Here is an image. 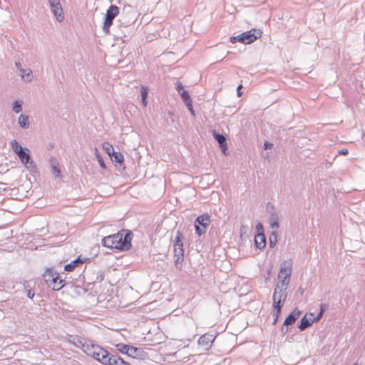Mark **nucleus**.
Listing matches in <instances>:
<instances>
[{
	"instance_id": "f03ea898",
	"label": "nucleus",
	"mask_w": 365,
	"mask_h": 365,
	"mask_svg": "<svg viewBox=\"0 0 365 365\" xmlns=\"http://www.w3.org/2000/svg\"><path fill=\"white\" fill-rule=\"evenodd\" d=\"M287 297L286 289L279 287L278 285L274 289L273 294V307H274V324H275L281 313V308L283 306L284 301Z\"/></svg>"
},
{
	"instance_id": "58836bf2",
	"label": "nucleus",
	"mask_w": 365,
	"mask_h": 365,
	"mask_svg": "<svg viewBox=\"0 0 365 365\" xmlns=\"http://www.w3.org/2000/svg\"><path fill=\"white\" fill-rule=\"evenodd\" d=\"M142 103H143V105L145 107L147 106V103H148V101L146 100V98H142Z\"/></svg>"
},
{
	"instance_id": "6e6552de",
	"label": "nucleus",
	"mask_w": 365,
	"mask_h": 365,
	"mask_svg": "<svg viewBox=\"0 0 365 365\" xmlns=\"http://www.w3.org/2000/svg\"><path fill=\"white\" fill-rule=\"evenodd\" d=\"M324 310L322 309L320 312L315 317L312 313L306 314L301 319L299 329L302 331L310 327L314 322L319 321L322 317Z\"/></svg>"
},
{
	"instance_id": "a878e982",
	"label": "nucleus",
	"mask_w": 365,
	"mask_h": 365,
	"mask_svg": "<svg viewBox=\"0 0 365 365\" xmlns=\"http://www.w3.org/2000/svg\"><path fill=\"white\" fill-rule=\"evenodd\" d=\"M277 232L275 231H273L269 237V246L271 247H273L275 245V244L277 242Z\"/></svg>"
},
{
	"instance_id": "5701e85b",
	"label": "nucleus",
	"mask_w": 365,
	"mask_h": 365,
	"mask_svg": "<svg viewBox=\"0 0 365 365\" xmlns=\"http://www.w3.org/2000/svg\"><path fill=\"white\" fill-rule=\"evenodd\" d=\"M31 70H21V77L23 79L29 81L31 79Z\"/></svg>"
},
{
	"instance_id": "f704fd0d",
	"label": "nucleus",
	"mask_w": 365,
	"mask_h": 365,
	"mask_svg": "<svg viewBox=\"0 0 365 365\" xmlns=\"http://www.w3.org/2000/svg\"><path fill=\"white\" fill-rule=\"evenodd\" d=\"M176 88H177L178 91H179V92L181 91H182V90H183L182 84L180 82L178 83Z\"/></svg>"
},
{
	"instance_id": "393cba45",
	"label": "nucleus",
	"mask_w": 365,
	"mask_h": 365,
	"mask_svg": "<svg viewBox=\"0 0 365 365\" xmlns=\"http://www.w3.org/2000/svg\"><path fill=\"white\" fill-rule=\"evenodd\" d=\"M103 148L106 151V153L111 156V155L114 153V149L112 145L108 143H105L103 145Z\"/></svg>"
},
{
	"instance_id": "423d86ee",
	"label": "nucleus",
	"mask_w": 365,
	"mask_h": 365,
	"mask_svg": "<svg viewBox=\"0 0 365 365\" xmlns=\"http://www.w3.org/2000/svg\"><path fill=\"white\" fill-rule=\"evenodd\" d=\"M88 354L104 365L110 355L108 351L98 346H92L91 349H88Z\"/></svg>"
},
{
	"instance_id": "72a5a7b5",
	"label": "nucleus",
	"mask_w": 365,
	"mask_h": 365,
	"mask_svg": "<svg viewBox=\"0 0 365 365\" xmlns=\"http://www.w3.org/2000/svg\"><path fill=\"white\" fill-rule=\"evenodd\" d=\"M348 153H349V151H348L347 148H343V149L339 150V152H338V153L339 155H347Z\"/></svg>"
},
{
	"instance_id": "e433bc0d",
	"label": "nucleus",
	"mask_w": 365,
	"mask_h": 365,
	"mask_svg": "<svg viewBox=\"0 0 365 365\" xmlns=\"http://www.w3.org/2000/svg\"><path fill=\"white\" fill-rule=\"evenodd\" d=\"M242 87V84L239 85L238 87H237V93H238L239 96H241V95H242V92L240 91Z\"/></svg>"
},
{
	"instance_id": "473e14b6",
	"label": "nucleus",
	"mask_w": 365,
	"mask_h": 365,
	"mask_svg": "<svg viewBox=\"0 0 365 365\" xmlns=\"http://www.w3.org/2000/svg\"><path fill=\"white\" fill-rule=\"evenodd\" d=\"M97 158H98V163L101 165V167L103 168V169H105L106 168V165L102 159L101 157H100L98 155H97Z\"/></svg>"
},
{
	"instance_id": "4468645a",
	"label": "nucleus",
	"mask_w": 365,
	"mask_h": 365,
	"mask_svg": "<svg viewBox=\"0 0 365 365\" xmlns=\"http://www.w3.org/2000/svg\"><path fill=\"white\" fill-rule=\"evenodd\" d=\"M291 274V268L289 267L281 268L278 274L279 279L283 285L287 284L289 281V275Z\"/></svg>"
},
{
	"instance_id": "39448f33",
	"label": "nucleus",
	"mask_w": 365,
	"mask_h": 365,
	"mask_svg": "<svg viewBox=\"0 0 365 365\" xmlns=\"http://www.w3.org/2000/svg\"><path fill=\"white\" fill-rule=\"evenodd\" d=\"M182 234L177 232L174 240V258L176 266L180 265L184 259Z\"/></svg>"
},
{
	"instance_id": "20e7f679",
	"label": "nucleus",
	"mask_w": 365,
	"mask_h": 365,
	"mask_svg": "<svg viewBox=\"0 0 365 365\" xmlns=\"http://www.w3.org/2000/svg\"><path fill=\"white\" fill-rule=\"evenodd\" d=\"M262 31L259 29H252L250 31H245L244 33L240 34V35L232 36L230 38V41L232 43H235L236 42H241L242 43H251L256 41L257 38L261 37Z\"/></svg>"
},
{
	"instance_id": "ea45409f",
	"label": "nucleus",
	"mask_w": 365,
	"mask_h": 365,
	"mask_svg": "<svg viewBox=\"0 0 365 365\" xmlns=\"http://www.w3.org/2000/svg\"><path fill=\"white\" fill-rule=\"evenodd\" d=\"M257 228L259 231H260L261 230H262V225L261 224H259L257 226Z\"/></svg>"
},
{
	"instance_id": "aec40b11",
	"label": "nucleus",
	"mask_w": 365,
	"mask_h": 365,
	"mask_svg": "<svg viewBox=\"0 0 365 365\" xmlns=\"http://www.w3.org/2000/svg\"><path fill=\"white\" fill-rule=\"evenodd\" d=\"M130 345L124 344H115V347L117 350L123 354H127Z\"/></svg>"
},
{
	"instance_id": "f8f14e48",
	"label": "nucleus",
	"mask_w": 365,
	"mask_h": 365,
	"mask_svg": "<svg viewBox=\"0 0 365 365\" xmlns=\"http://www.w3.org/2000/svg\"><path fill=\"white\" fill-rule=\"evenodd\" d=\"M126 355H128L129 357H130L132 359H143L145 354L142 349L130 345Z\"/></svg>"
},
{
	"instance_id": "2f4dec72",
	"label": "nucleus",
	"mask_w": 365,
	"mask_h": 365,
	"mask_svg": "<svg viewBox=\"0 0 365 365\" xmlns=\"http://www.w3.org/2000/svg\"><path fill=\"white\" fill-rule=\"evenodd\" d=\"M53 174L56 176V177H58L60 175V169L56 166V165H53Z\"/></svg>"
},
{
	"instance_id": "c85d7f7f",
	"label": "nucleus",
	"mask_w": 365,
	"mask_h": 365,
	"mask_svg": "<svg viewBox=\"0 0 365 365\" xmlns=\"http://www.w3.org/2000/svg\"><path fill=\"white\" fill-rule=\"evenodd\" d=\"M13 110L16 113H19L21 110V106L18 101H15L13 106Z\"/></svg>"
},
{
	"instance_id": "2eb2a0df",
	"label": "nucleus",
	"mask_w": 365,
	"mask_h": 365,
	"mask_svg": "<svg viewBox=\"0 0 365 365\" xmlns=\"http://www.w3.org/2000/svg\"><path fill=\"white\" fill-rule=\"evenodd\" d=\"M26 149H24L21 153L18 154L19 158H20L22 163L25 165L28 168H33L34 163L31 160L29 154L26 152Z\"/></svg>"
},
{
	"instance_id": "bb28decb",
	"label": "nucleus",
	"mask_w": 365,
	"mask_h": 365,
	"mask_svg": "<svg viewBox=\"0 0 365 365\" xmlns=\"http://www.w3.org/2000/svg\"><path fill=\"white\" fill-rule=\"evenodd\" d=\"M180 95H181V97H182L184 103L192 100L189 93L186 91H182L181 92Z\"/></svg>"
},
{
	"instance_id": "c756f323",
	"label": "nucleus",
	"mask_w": 365,
	"mask_h": 365,
	"mask_svg": "<svg viewBox=\"0 0 365 365\" xmlns=\"http://www.w3.org/2000/svg\"><path fill=\"white\" fill-rule=\"evenodd\" d=\"M188 108V110L190 111L191 114L192 115H195V111H194V109H193V107H192V100L189 101H187L185 103Z\"/></svg>"
},
{
	"instance_id": "a211bd4d",
	"label": "nucleus",
	"mask_w": 365,
	"mask_h": 365,
	"mask_svg": "<svg viewBox=\"0 0 365 365\" xmlns=\"http://www.w3.org/2000/svg\"><path fill=\"white\" fill-rule=\"evenodd\" d=\"M84 260L81 259L80 257L78 259L72 261L71 263L65 265L64 270L66 272H72L77 267H79L82 264H83Z\"/></svg>"
},
{
	"instance_id": "7c9ffc66",
	"label": "nucleus",
	"mask_w": 365,
	"mask_h": 365,
	"mask_svg": "<svg viewBox=\"0 0 365 365\" xmlns=\"http://www.w3.org/2000/svg\"><path fill=\"white\" fill-rule=\"evenodd\" d=\"M271 227L274 230V231L276 232V230L279 227V224H278V222L277 220H274L272 222H271Z\"/></svg>"
},
{
	"instance_id": "9b49d317",
	"label": "nucleus",
	"mask_w": 365,
	"mask_h": 365,
	"mask_svg": "<svg viewBox=\"0 0 365 365\" xmlns=\"http://www.w3.org/2000/svg\"><path fill=\"white\" fill-rule=\"evenodd\" d=\"M105 365H133L117 355L110 354Z\"/></svg>"
},
{
	"instance_id": "4c0bfd02",
	"label": "nucleus",
	"mask_w": 365,
	"mask_h": 365,
	"mask_svg": "<svg viewBox=\"0 0 365 365\" xmlns=\"http://www.w3.org/2000/svg\"><path fill=\"white\" fill-rule=\"evenodd\" d=\"M34 296V292H32L31 290L29 291L28 292V297L30 298V299H32Z\"/></svg>"
},
{
	"instance_id": "412c9836",
	"label": "nucleus",
	"mask_w": 365,
	"mask_h": 365,
	"mask_svg": "<svg viewBox=\"0 0 365 365\" xmlns=\"http://www.w3.org/2000/svg\"><path fill=\"white\" fill-rule=\"evenodd\" d=\"M19 123L22 128H27L29 125V118L26 115H21L19 118Z\"/></svg>"
},
{
	"instance_id": "f3484780",
	"label": "nucleus",
	"mask_w": 365,
	"mask_h": 365,
	"mask_svg": "<svg viewBox=\"0 0 365 365\" xmlns=\"http://www.w3.org/2000/svg\"><path fill=\"white\" fill-rule=\"evenodd\" d=\"M214 137L218 142L220 147L222 150V152L224 154H226V151L227 150V146L225 138L222 135L215 133H214Z\"/></svg>"
},
{
	"instance_id": "9d476101",
	"label": "nucleus",
	"mask_w": 365,
	"mask_h": 365,
	"mask_svg": "<svg viewBox=\"0 0 365 365\" xmlns=\"http://www.w3.org/2000/svg\"><path fill=\"white\" fill-rule=\"evenodd\" d=\"M214 340L215 336L213 334H205L200 337L198 340V344L200 346L205 347V349H208L209 347L211 346Z\"/></svg>"
},
{
	"instance_id": "c9c22d12",
	"label": "nucleus",
	"mask_w": 365,
	"mask_h": 365,
	"mask_svg": "<svg viewBox=\"0 0 365 365\" xmlns=\"http://www.w3.org/2000/svg\"><path fill=\"white\" fill-rule=\"evenodd\" d=\"M264 148L265 149H269L272 147V144L268 143V142H265L264 144Z\"/></svg>"
},
{
	"instance_id": "ddd939ff",
	"label": "nucleus",
	"mask_w": 365,
	"mask_h": 365,
	"mask_svg": "<svg viewBox=\"0 0 365 365\" xmlns=\"http://www.w3.org/2000/svg\"><path fill=\"white\" fill-rule=\"evenodd\" d=\"M119 14V9L115 5H111L106 11L105 23H112L114 18Z\"/></svg>"
},
{
	"instance_id": "4be33fe9",
	"label": "nucleus",
	"mask_w": 365,
	"mask_h": 365,
	"mask_svg": "<svg viewBox=\"0 0 365 365\" xmlns=\"http://www.w3.org/2000/svg\"><path fill=\"white\" fill-rule=\"evenodd\" d=\"M11 145L14 153L17 155L24 150L16 140H13Z\"/></svg>"
},
{
	"instance_id": "dca6fc26",
	"label": "nucleus",
	"mask_w": 365,
	"mask_h": 365,
	"mask_svg": "<svg viewBox=\"0 0 365 365\" xmlns=\"http://www.w3.org/2000/svg\"><path fill=\"white\" fill-rule=\"evenodd\" d=\"M301 314V312L298 309H294L291 314L286 318L284 322V325H292L293 324L297 319L299 317Z\"/></svg>"
},
{
	"instance_id": "7ed1b4c3",
	"label": "nucleus",
	"mask_w": 365,
	"mask_h": 365,
	"mask_svg": "<svg viewBox=\"0 0 365 365\" xmlns=\"http://www.w3.org/2000/svg\"><path fill=\"white\" fill-rule=\"evenodd\" d=\"M43 279L53 290L58 291L65 285L64 280L60 279L59 274L53 269H46L43 274Z\"/></svg>"
},
{
	"instance_id": "cd10ccee",
	"label": "nucleus",
	"mask_w": 365,
	"mask_h": 365,
	"mask_svg": "<svg viewBox=\"0 0 365 365\" xmlns=\"http://www.w3.org/2000/svg\"><path fill=\"white\" fill-rule=\"evenodd\" d=\"M141 97L142 98H147L148 93V88L147 86H141L140 90Z\"/></svg>"
},
{
	"instance_id": "b1692460",
	"label": "nucleus",
	"mask_w": 365,
	"mask_h": 365,
	"mask_svg": "<svg viewBox=\"0 0 365 365\" xmlns=\"http://www.w3.org/2000/svg\"><path fill=\"white\" fill-rule=\"evenodd\" d=\"M111 155L113 156L114 160L117 163H122L124 160L123 154L119 152H114Z\"/></svg>"
},
{
	"instance_id": "1a4fd4ad",
	"label": "nucleus",
	"mask_w": 365,
	"mask_h": 365,
	"mask_svg": "<svg viewBox=\"0 0 365 365\" xmlns=\"http://www.w3.org/2000/svg\"><path fill=\"white\" fill-rule=\"evenodd\" d=\"M51 7L52 9V11L55 16L56 17V20L59 22L63 21V12L60 3V0H48Z\"/></svg>"
},
{
	"instance_id": "a19ab883",
	"label": "nucleus",
	"mask_w": 365,
	"mask_h": 365,
	"mask_svg": "<svg viewBox=\"0 0 365 365\" xmlns=\"http://www.w3.org/2000/svg\"><path fill=\"white\" fill-rule=\"evenodd\" d=\"M110 25H111V24H104V29H107L109 27V26H110Z\"/></svg>"
},
{
	"instance_id": "f257e3e1",
	"label": "nucleus",
	"mask_w": 365,
	"mask_h": 365,
	"mask_svg": "<svg viewBox=\"0 0 365 365\" xmlns=\"http://www.w3.org/2000/svg\"><path fill=\"white\" fill-rule=\"evenodd\" d=\"M133 235L130 232L122 230L116 234L108 235L102 239L103 246L120 251L129 250L132 247Z\"/></svg>"
},
{
	"instance_id": "79ce46f5",
	"label": "nucleus",
	"mask_w": 365,
	"mask_h": 365,
	"mask_svg": "<svg viewBox=\"0 0 365 365\" xmlns=\"http://www.w3.org/2000/svg\"><path fill=\"white\" fill-rule=\"evenodd\" d=\"M19 63H16V66H19Z\"/></svg>"
},
{
	"instance_id": "0eeeda50",
	"label": "nucleus",
	"mask_w": 365,
	"mask_h": 365,
	"mask_svg": "<svg viewBox=\"0 0 365 365\" xmlns=\"http://www.w3.org/2000/svg\"><path fill=\"white\" fill-rule=\"evenodd\" d=\"M210 222V218L207 214L202 215L197 217L195 222V228L199 236L205 233Z\"/></svg>"
},
{
	"instance_id": "6ab92c4d",
	"label": "nucleus",
	"mask_w": 365,
	"mask_h": 365,
	"mask_svg": "<svg viewBox=\"0 0 365 365\" xmlns=\"http://www.w3.org/2000/svg\"><path fill=\"white\" fill-rule=\"evenodd\" d=\"M255 241L256 247L259 249H263L266 245L265 236L263 233H258L255 236Z\"/></svg>"
}]
</instances>
